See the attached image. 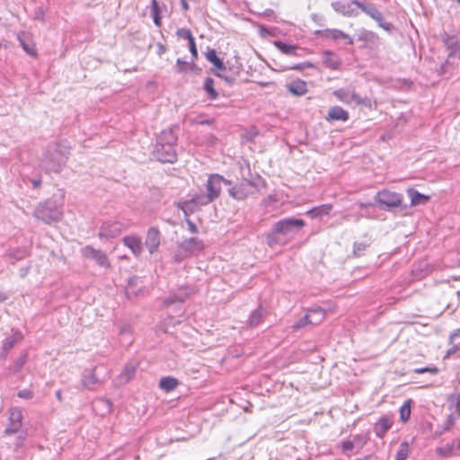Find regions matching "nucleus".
Instances as JSON below:
<instances>
[{
	"label": "nucleus",
	"mask_w": 460,
	"mask_h": 460,
	"mask_svg": "<svg viewBox=\"0 0 460 460\" xmlns=\"http://www.w3.org/2000/svg\"><path fill=\"white\" fill-rule=\"evenodd\" d=\"M341 448L343 453L348 454L355 448L353 440H344L341 442Z\"/></svg>",
	"instance_id": "nucleus-51"
},
{
	"label": "nucleus",
	"mask_w": 460,
	"mask_h": 460,
	"mask_svg": "<svg viewBox=\"0 0 460 460\" xmlns=\"http://www.w3.org/2000/svg\"><path fill=\"white\" fill-rule=\"evenodd\" d=\"M137 279H138L137 277H131L128 279V287L133 286L137 281Z\"/></svg>",
	"instance_id": "nucleus-64"
},
{
	"label": "nucleus",
	"mask_w": 460,
	"mask_h": 460,
	"mask_svg": "<svg viewBox=\"0 0 460 460\" xmlns=\"http://www.w3.org/2000/svg\"><path fill=\"white\" fill-rule=\"evenodd\" d=\"M305 226V221L301 218H282L275 222L270 231L266 234V243L272 249L284 246L290 243Z\"/></svg>",
	"instance_id": "nucleus-1"
},
{
	"label": "nucleus",
	"mask_w": 460,
	"mask_h": 460,
	"mask_svg": "<svg viewBox=\"0 0 460 460\" xmlns=\"http://www.w3.org/2000/svg\"><path fill=\"white\" fill-rule=\"evenodd\" d=\"M313 65L310 62H305L300 64H296L293 66L290 67V69L294 70H302L305 67H312Z\"/></svg>",
	"instance_id": "nucleus-56"
},
{
	"label": "nucleus",
	"mask_w": 460,
	"mask_h": 460,
	"mask_svg": "<svg viewBox=\"0 0 460 460\" xmlns=\"http://www.w3.org/2000/svg\"><path fill=\"white\" fill-rule=\"evenodd\" d=\"M408 195L411 198V203L412 206L423 204L429 199L428 196H425L413 189L408 190Z\"/></svg>",
	"instance_id": "nucleus-34"
},
{
	"label": "nucleus",
	"mask_w": 460,
	"mask_h": 460,
	"mask_svg": "<svg viewBox=\"0 0 460 460\" xmlns=\"http://www.w3.org/2000/svg\"><path fill=\"white\" fill-rule=\"evenodd\" d=\"M194 292L190 287H182L177 292L171 294L164 302L165 305H171L174 303H184L187 298Z\"/></svg>",
	"instance_id": "nucleus-15"
},
{
	"label": "nucleus",
	"mask_w": 460,
	"mask_h": 460,
	"mask_svg": "<svg viewBox=\"0 0 460 460\" xmlns=\"http://www.w3.org/2000/svg\"><path fill=\"white\" fill-rule=\"evenodd\" d=\"M216 75L224 79L229 85H232L235 82V75H228L226 69L225 71L217 70Z\"/></svg>",
	"instance_id": "nucleus-47"
},
{
	"label": "nucleus",
	"mask_w": 460,
	"mask_h": 460,
	"mask_svg": "<svg viewBox=\"0 0 460 460\" xmlns=\"http://www.w3.org/2000/svg\"><path fill=\"white\" fill-rule=\"evenodd\" d=\"M206 58L212 63L217 70L225 71L226 66L223 61L217 57V51L214 49H208L205 53Z\"/></svg>",
	"instance_id": "nucleus-31"
},
{
	"label": "nucleus",
	"mask_w": 460,
	"mask_h": 460,
	"mask_svg": "<svg viewBox=\"0 0 460 460\" xmlns=\"http://www.w3.org/2000/svg\"><path fill=\"white\" fill-rule=\"evenodd\" d=\"M179 385L178 379L172 376H164L160 379L159 386L165 392L173 391Z\"/></svg>",
	"instance_id": "nucleus-32"
},
{
	"label": "nucleus",
	"mask_w": 460,
	"mask_h": 460,
	"mask_svg": "<svg viewBox=\"0 0 460 460\" xmlns=\"http://www.w3.org/2000/svg\"><path fill=\"white\" fill-rule=\"evenodd\" d=\"M204 90L210 100H216L218 97V93L214 88V80L211 77H207L205 79Z\"/></svg>",
	"instance_id": "nucleus-36"
},
{
	"label": "nucleus",
	"mask_w": 460,
	"mask_h": 460,
	"mask_svg": "<svg viewBox=\"0 0 460 460\" xmlns=\"http://www.w3.org/2000/svg\"><path fill=\"white\" fill-rule=\"evenodd\" d=\"M181 8L184 11H188L190 9L189 2H194L195 0H180Z\"/></svg>",
	"instance_id": "nucleus-58"
},
{
	"label": "nucleus",
	"mask_w": 460,
	"mask_h": 460,
	"mask_svg": "<svg viewBox=\"0 0 460 460\" xmlns=\"http://www.w3.org/2000/svg\"><path fill=\"white\" fill-rule=\"evenodd\" d=\"M325 313L321 307H314L308 310L307 314L296 322L292 326L293 331H298L310 324H318L324 318Z\"/></svg>",
	"instance_id": "nucleus-9"
},
{
	"label": "nucleus",
	"mask_w": 460,
	"mask_h": 460,
	"mask_svg": "<svg viewBox=\"0 0 460 460\" xmlns=\"http://www.w3.org/2000/svg\"><path fill=\"white\" fill-rule=\"evenodd\" d=\"M20 45L23 49V50L31 57H37V50L35 48V44L31 40V37L27 32H21L17 37Z\"/></svg>",
	"instance_id": "nucleus-22"
},
{
	"label": "nucleus",
	"mask_w": 460,
	"mask_h": 460,
	"mask_svg": "<svg viewBox=\"0 0 460 460\" xmlns=\"http://www.w3.org/2000/svg\"><path fill=\"white\" fill-rule=\"evenodd\" d=\"M358 40L365 42L377 43L379 37L372 31L363 30L358 36Z\"/></svg>",
	"instance_id": "nucleus-37"
},
{
	"label": "nucleus",
	"mask_w": 460,
	"mask_h": 460,
	"mask_svg": "<svg viewBox=\"0 0 460 460\" xmlns=\"http://www.w3.org/2000/svg\"><path fill=\"white\" fill-rule=\"evenodd\" d=\"M332 209V205L331 204H323L321 206L314 207L309 209L306 214L312 218H321L323 216H327L330 214Z\"/></svg>",
	"instance_id": "nucleus-29"
},
{
	"label": "nucleus",
	"mask_w": 460,
	"mask_h": 460,
	"mask_svg": "<svg viewBox=\"0 0 460 460\" xmlns=\"http://www.w3.org/2000/svg\"><path fill=\"white\" fill-rule=\"evenodd\" d=\"M151 14L154 19V22L155 25L160 26V16H159V5L156 0H152L151 2Z\"/></svg>",
	"instance_id": "nucleus-43"
},
{
	"label": "nucleus",
	"mask_w": 460,
	"mask_h": 460,
	"mask_svg": "<svg viewBox=\"0 0 460 460\" xmlns=\"http://www.w3.org/2000/svg\"><path fill=\"white\" fill-rule=\"evenodd\" d=\"M122 243L125 246L131 250L136 257H139L143 252L142 240L137 235H128L123 237Z\"/></svg>",
	"instance_id": "nucleus-19"
},
{
	"label": "nucleus",
	"mask_w": 460,
	"mask_h": 460,
	"mask_svg": "<svg viewBox=\"0 0 460 460\" xmlns=\"http://www.w3.org/2000/svg\"><path fill=\"white\" fill-rule=\"evenodd\" d=\"M394 424L393 419L388 415L381 416L376 422L374 432L376 437L382 438L385 433L392 428Z\"/></svg>",
	"instance_id": "nucleus-20"
},
{
	"label": "nucleus",
	"mask_w": 460,
	"mask_h": 460,
	"mask_svg": "<svg viewBox=\"0 0 460 460\" xmlns=\"http://www.w3.org/2000/svg\"><path fill=\"white\" fill-rule=\"evenodd\" d=\"M408 456V447L406 443H402L400 446V449L396 454V460H405Z\"/></svg>",
	"instance_id": "nucleus-50"
},
{
	"label": "nucleus",
	"mask_w": 460,
	"mask_h": 460,
	"mask_svg": "<svg viewBox=\"0 0 460 460\" xmlns=\"http://www.w3.org/2000/svg\"><path fill=\"white\" fill-rule=\"evenodd\" d=\"M375 204L372 203V202H358V207L360 208H370V207H373Z\"/></svg>",
	"instance_id": "nucleus-61"
},
{
	"label": "nucleus",
	"mask_w": 460,
	"mask_h": 460,
	"mask_svg": "<svg viewBox=\"0 0 460 460\" xmlns=\"http://www.w3.org/2000/svg\"><path fill=\"white\" fill-rule=\"evenodd\" d=\"M333 95L341 102L346 104L355 103L356 105H362L371 108L372 102L370 98H362L356 93V92L349 88H340L333 92Z\"/></svg>",
	"instance_id": "nucleus-8"
},
{
	"label": "nucleus",
	"mask_w": 460,
	"mask_h": 460,
	"mask_svg": "<svg viewBox=\"0 0 460 460\" xmlns=\"http://www.w3.org/2000/svg\"><path fill=\"white\" fill-rule=\"evenodd\" d=\"M98 384H100V381L95 375V367L85 369L82 376V385L86 389L92 390Z\"/></svg>",
	"instance_id": "nucleus-25"
},
{
	"label": "nucleus",
	"mask_w": 460,
	"mask_h": 460,
	"mask_svg": "<svg viewBox=\"0 0 460 460\" xmlns=\"http://www.w3.org/2000/svg\"><path fill=\"white\" fill-rule=\"evenodd\" d=\"M223 183L230 185L231 181L219 174H211L208 177L206 184L208 200H215L219 197Z\"/></svg>",
	"instance_id": "nucleus-11"
},
{
	"label": "nucleus",
	"mask_w": 460,
	"mask_h": 460,
	"mask_svg": "<svg viewBox=\"0 0 460 460\" xmlns=\"http://www.w3.org/2000/svg\"><path fill=\"white\" fill-rule=\"evenodd\" d=\"M125 230V226L119 221H107L102 224L99 231L101 239H111L119 236Z\"/></svg>",
	"instance_id": "nucleus-13"
},
{
	"label": "nucleus",
	"mask_w": 460,
	"mask_h": 460,
	"mask_svg": "<svg viewBox=\"0 0 460 460\" xmlns=\"http://www.w3.org/2000/svg\"><path fill=\"white\" fill-rule=\"evenodd\" d=\"M176 35L180 38V39H183V40H187L188 42H190V40H194V37L190 31V29H186V28H181V29H179L177 31H176Z\"/></svg>",
	"instance_id": "nucleus-46"
},
{
	"label": "nucleus",
	"mask_w": 460,
	"mask_h": 460,
	"mask_svg": "<svg viewBox=\"0 0 460 460\" xmlns=\"http://www.w3.org/2000/svg\"><path fill=\"white\" fill-rule=\"evenodd\" d=\"M31 182L32 187H33L34 189H38V188H40V185H41V179H40V178H38V179H32V180H31Z\"/></svg>",
	"instance_id": "nucleus-59"
},
{
	"label": "nucleus",
	"mask_w": 460,
	"mask_h": 460,
	"mask_svg": "<svg viewBox=\"0 0 460 460\" xmlns=\"http://www.w3.org/2000/svg\"><path fill=\"white\" fill-rule=\"evenodd\" d=\"M352 440L354 442L355 447L358 449L357 452H358L367 443V441L369 440V436L367 433V434H358L353 437Z\"/></svg>",
	"instance_id": "nucleus-40"
},
{
	"label": "nucleus",
	"mask_w": 460,
	"mask_h": 460,
	"mask_svg": "<svg viewBox=\"0 0 460 460\" xmlns=\"http://www.w3.org/2000/svg\"><path fill=\"white\" fill-rule=\"evenodd\" d=\"M137 371V366L134 364H127L125 365L122 372L119 376V382L121 384H126L129 382L135 376Z\"/></svg>",
	"instance_id": "nucleus-30"
},
{
	"label": "nucleus",
	"mask_w": 460,
	"mask_h": 460,
	"mask_svg": "<svg viewBox=\"0 0 460 460\" xmlns=\"http://www.w3.org/2000/svg\"><path fill=\"white\" fill-rule=\"evenodd\" d=\"M402 194L389 190H379L375 196V201L381 209L390 211L402 207Z\"/></svg>",
	"instance_id": "nucleus-5"
},
{
	"label": "nucleus",
	"mask_w": 460,
	"mask_h": 460,
	"mask_svg": "<svg viewBox=\"0 0 460 460\" xmlns=\"http://www.w3.org/2000/svg\"><path fill=\"white\" fill-rule=\"evenodd\" d=\"M266 314V309L262 306V305H260L256 309L252 311L247 324L251 328H255L259 326V324L262 322L263 317Z\"/></svg>",
	"instance_id": "nucleus-26"
},
{
	"label": "nucleus",
	"mask_w": 460,
	"mask_h": 460,
	"mask_svg": "<svg viewBox=\"0 0 460 460\" xmlns=\"http://www.w3.org/2000/svg\"><path fill=\"white\" fill-rule=\"evenodd\" d=\"M23 415L20 408H11L9 411L8 422L3 433L4 436L19 434V438L24 439L26 432L22 429Z\"/></svg>",
	"instance_id": "nucleus-6"
},
{
	"label": "nucleus",
	"mask_w": 460,
	"mask_h": 460,
	"mask_svg": "<svg viewBox=\"0 0 460 460\" xmlns=\"http://www.w3.org/2000/svg\"><path fill=\"white\" fill-rule=\"evenodd\" d=\"M17 395L22 399H32L34 394L30 389H22L18 392Z\"/></svg>",
	"instance_id": "nucleus-52"
},
{
	"label": "nucleus",
	"mask_w": 460,
	"mask_h": 460,
	"mask_svg": "<svg viewBox=\"0 0 460 460\" xmlns=\"http://www.w3.org/2000/svg\"><path fill=\"white\" fill-rule=\"evenodd\" d=\"M371 241L370 238H367L363 242H355L353 244V254L356 257L362 256L366 250L370 246Z\"/></svg>",
	"instance_id": "nucleus-35"
},
{
	"label": "nucleus",
	"mask_w": 460,
	"mask_h": 460,
	"mask_svg": "<svg viewBox=\"0 0 460 460\" xmlns=\"http://www.w3.org/2000/svg\"><path fill=\"white\" fill-rule=\"evenodd\" d=\"M189 49L192 57V60L196 59L198 58V50L195 43V39L189 42Z\"/></svg>",
	"instance_id": "nucleus-53"
},
{
	"label": "nucleus",
	"mask_w": 460,
	"mask_h": 460,
	"mask_svg": "<svg viewBox=\"0 0 460 460\" xmlns=\"http://www.w3.org/2000/svg\"><path fill=\"white\" fill-rule=\"evenodd\" d=\"M70 151L67 141L49 145L43 155L41 166L47 172L58 173L65 166Z\"/></svg>",
	"instance_id": "nucleus-3"
},
{
	"label": "nucleus",
	"mask_w": 460,
	"mask_h": 460,
	"mask_svg": "<svg viewBox=\"0 0 460 460\" xmlns=\"http://www.w3.org/2000/svg\"><path fill=\"white\" fill-rule=\"evenodd\" d=\"M29 267H26V268H22L19 271V274L22 278H24L26 277V275L28 274L29 272Z\"/></svg>",
	"instance_id": "nucleus-62"
},
{
	"label": "nucleus",
	"mask_w": 460,
	"mask_h": 460,
	"mask_svg": "<svg viewBox=\"0 0 460 460\" xmlns=\"http://www.w3.org/2000/svg\"><path fill=\"white\" fill-rule=\"evenodd\" d=\"M351 4H346L341 1H335L332 3V7L335 12L342 14L343 16H357L358 12H355V10L351 8Z\"/></svg>",
	"instance_id": "nucleus-27"
},
{
	"label": "nucleus",
	"mask_w": 460,
	"mask_h": 460,
	"mask_svg": "<svg viewBox=\"0 0 460 460\" xmlns=\"http://www.w3.org/2000/svg\"><path fill=\"white\" fill-rule=\"evenodd\" d=\"M460 337V328L454 330L448 338V343L453 344L457 338Z\"/></svg>",
	"instance_id": "nucleus-55"
},
{
	"label": "nucleus",
	"mask_w": 460,
	"mask_h": 460,
	"mask_svg": "<svg viewBox=\"0 0 460 460\" xmlns=\"http://www.w3.org/2000/svg\"><path fill=\"white\" fill-rule=\"evenodd\" d=\"M33 217L48 225L58 222L63 217L62 204L53 197L48 199L37 205Z\"/></svg>",
	"instance_id": "nucleus-4"
},
{
	"label": "nucleus",
	"mask_w": 460,
	"mask_h": 460,
	"mask_svg": "<svg viewBox=\"0 0 460 460\" xmlns=\"http://www.w3.org/2000/svg\"><path fill=\"white\" fill-rule=\"evenodd\" d=\"M179 252L183 253L184 256H192L204 249L203 242L197 238L191 237L183 240L178 246Z\"/></svg>",
	"instance_id": "nucleus-14"
},
{
	"label": "nucleus",
	"mask_w": 460,
	"mask_h": 460,
	"mask_svg": "<svg viewBox=\"0 0 460 460\" xmlns=\"http://www.w3.org/2000/svg\"><path fill=\"white\" fill-rule=\"evenodd\" d=\"M455 446L454 443L447 444L443 447H438L436 448V453L438 456L442 457H450L455 455Z\"/></svg>",
	"instance_id": "nucleus-38"
},
{
	"label": "nucleus",
	"mask_w": 460,
	"mask_h": 460,
	"mask_svg": "<svg viewBox=\"0 0 460 460\" xmlns=\"http://www.w3.org/2000/svg\"><path fill=\"white\" fill-rule=\"evenodd\" d=\"M9 256L13 259V263L21 261L27 256V252L23 249H14L9 252Z\"/></svg>",
	"instance_id": "nucleus-44"
},
{
	"label": "nucleus",
	"mask_w": 460,
	"mask_h": 460,
	"mask_svg": "<svg viewBox=\"0 0 460 460\" xmlns=\"http://www.w3.org/2000/svg\"><path fill=\"white\" fill-rule=\"evenodd\" d=\"M442 41L445 47L449 51L448 58H460V43L456 37L451 36L447 33L442 35Z\"/></svg>",
	"instance_id": "nucleus-17"
},
{
	"label": "nucleus",
	"mask_w": 460,
	"mask_h": 460,
	"mask_svg": "<svg viewBox=\"0 0 460 460\" xmlns=\"http://www.w3.org/2000/svg\"><path fill=\"white\" fill-rule=\"evenodd\" d=\"M456 411L458 415L460 416V393L456 396Z\"/></svg>",
	"instance_id": "nucleus-63"
},
{
	"label": "nucleus",
	"mask_w": 460,
	"mask_h": 460,
	"mask_svg": "<svg viewBox=\"0 0 460 460\" xmlns=\"http://www.w3.org/2000/svg\"><path fill=\"white\" fill-rule=\"evenodd\" d=\"M82 255L85 259L93 260L95 263L104 269L111 267L107 254L102 250L95 249L91 245H86L82 249Z\"/></svg>",
	"instance_id": "nucleus-12"
},
{
	"label": "nucleus",
	"mask_w": 460,
	"mask_h": 460,
	"mask_svg": "<svg viewBox=\"0 0 460 460\" xmlns=\"http://www.w3.org/2000/svg\"><path fill=\"white\" fill-rule=\"evenodd\" d=\"M413 372L416 374L429 373V374L435 376V375L438 374L439 369L436 366L432 365V366H428V367H424L415 368V369H413Z\"/></svg>",
	"instance_id": "nucleus-45"
},
{
	"label": "nucleus",
	"mask_w": 460,
	"mask_h": 460,
	"mask_svg": "<svg viewBox=\"0 0 460 460\" xmlns=\"http://www.w3.org/2000/svg\"><path fill=\"white\" fill-rule=\"evenodd\" d=\"M208 195L207 194H196L194 195L190 199L186 200L183 203L182 209L183 210H190L192 211L195 208L205 206L212 202L213 200H208Z\"/></svg>",
	"instance_id": "nucleus-23"
},
{
	"label": "nucleus",
	"mask_w": 460,
	"mask_h": 460,
	"mask_svg": "<svg viewBox=\"0 0 460 460\" xmlns=\"http://www.w3.org/2000/svg\"><path fill=\"white\" fill-rule=\"evenodd\" d=\"M411 416V400L406 401L400 407V419L402 422H406Z\"/></svg>",
	"instance_id": "nucleus-41"
},
{
	"label": "nucleus",
	"mask_w": 460,
	"mask_h": 460,
	"mask_svg": "<svg viewBox=\"0 0 460 460\" xmlns=\"http://www.w3.org/2000/svg\"><path fill=\"white\" fill-rule=\"evenodd\" d=\"M326 35L331 37L332 40L343 39L347 40V44L352 45L354 43L353 39L344 31L338 29L326 30Z\"/></svg>",
	"instance_id": "nucleus-33"
},
{
	"label": "nucleus",
	"mask_w": 460,
	"mask_h": 460,
	"mask_svg": "<svg viewBox=\"0 0 460 460\" xmlns=\"http://www.w3.org/2000/svg\"><path fill=\"white\" fill-rule=\"evenodd\" d=\"M275 46L286 55H296V47L295 45L287 44L283 41H275Z\"/></svg>",
	"instance_id": "nucleus-39"
},
{
	"label": "nucleus",
	"mask_w": 460,
	"mask_h": 460,
	"mask_svg": "<svg viewBox=\"0 0 460 460\" xmlns=\"http://www.w3.org/2000/svg\"><path fill=\"white\" fill-rule=\"evenodd\" d=\"M195 64L193 61L190 63L185 62L181 58H178L176 61V70L178 73H186L188 71V68L194 69Z\"/></svg>",
	"instance_id": "nucleus-42"
},
{
	"label": "nucleus",
	"mask_w": 460,
	"mask_h": 460,
	"mask_svg": "<svg viewBox=\"0 0 460 460\" xmlns=\"http://www.w3.org/2000/svg\"><path fill=\"white\" fill-rule=\"evenodd\" d=\"M286 87L289 93L296 97L304 96L308 92L306 82L301 79H296L288 83Z\"/></svg>",
	"instance_id": "nucleus-21"
},
{
	"label": "nucleus",
	"mask_w": 460,
	"mask_h": 460,
	"mask_svg": "<svg viewBox=\"0 0 460 460\" xmlns=\"http://www.w3.org/2000/svg\"><path fill=\"white\" fill-rule=\"evenodd\" d=\"M161 243V234L157 227H150L147 230L145 244L148 252L154 253Z\"/></svg>",
	"instance_id": "nucleus-16"
},
{
	"label": "nucleus",
	"mask_w": 460,
	"mask_h": 460,
	"mask_svg": "<svg viewBox=\"0 0 460 460\" xmlns=\"http://www.w3.org/2000/svg\"><path fill=\"white\" fill-rule=\"evenodd\" d=\"M178 137L172 128L163 130L156 138L153 155L163 164H173L177 161L176 145Z\"/></svg>",
	"instance_id": "nucleus-2"
},
{
	"label": "nucleus",
	"mask_w": 460,
	"mask_h": 460,
	"mask_svg": "<svg viewBox=\"0 0 460 460\" xmlns=\"http://www.w3.org/2000/svg\"><path fill=\"white\" fill-rule=\"evenodd\" d=\"M26 361H27V354L23 353L14 362L13 371L14 372L20 371L22 368V367L24 366V364L26 363Z\"/></svg>",
	"instance_id": "nucleus-49"
},
{
	"label": "nucleus",
	"mask_w": 460,
	"mask_h": 460,
	"mask_svg": "<svg viewBox=\"0 0 460 460\" xmlns=\"http://www.w3.org/2000/svg\"><path fill=\"white\" fill-rule=\"evenodd\" d=\"M349 112L340 106H332L329 109L326 119L328 121H347L349 119Z\"/></svg>",
	"instance_id": "nucleus-24"
},
{
	"label": "nucleus",
	"mask_w": 460,
	"mask_h": 460,
	"mask_svg": "<svg viewBox=\"0 0 460 460\" xmlns=\"http://www.w3.org/2000/svg\"><path fill=\"white\" fill-rule=\"evenodd\" d=\"M351 3L354 4L362 12H364L367 15L375 20L378 26L385 31L391 32L394 29V24L386 22L383 13L377 10L374 4H365L358 0H351Z\"/></svg>",
	"instance_id": "nucleus-7"
},
{
	"label": "nucleus",
	"mask_w": 460,
	"mask_h": 460,
	"mask_svg": "<svg viewBox=\"0 0 460 460\" xmlns=\"http://www.w3.org/2000/svg\"><path fill=\"white\" fill-rule=\"evenodd\" d=\"M186 223H187L189 230L192 234H197L198 233V227H197V226L191 220L186 219Z\"/></svg>",
	"instance_id": "nucleus-57"
},
{
	"label": "nucleus",
	"mask_w": 460,
	"mask_h": 460,
	"mask_svg": "<svg viewBox=\"0 0 460 460\" xmlns=\"http://www.w3.org/2000/svg\"><path fill=\"white\" fill-rule=\"evenodd\" d=\"M166 51V49L165 47L161 44V43H158L157 44V53L159 56L163 55L164 52Z\"/></svg>",
	"instance_id": "nucleus-60"
},
{
	"label": "nucleus",
	"mask_w": 460,
	"mask_h": 460,
	"mask_svg": "<svg viewBox=\"0 0 460 460\" xmlns=\"http://www.w3.org/2000/svg\"><path fill=\"white\" fill-rule=\"evenodd\" d=\"M23 339V335L21 332L16 331L11 336L5 338L3 341L2 351L7 354L8 351L17 343L21 342Z\"/></svg>",
	"instance_id": "nucleus-28"
},
{
	"label": "nucleus",
	"mask_w": 460,
	"mask_h": 460,
	"mask_svg": "<svg viewBox=\"0 0 460 460\" xmlns=\"http://www.w3.org/2000/svg\"><path fill=\"white\" fill-rule=\"evenodd\" d=\"M258 191L256 184L249 180H243L239 184L230 188L228 193L235 199L242 200L249 195H252Z\"/></svg>",
	"instance_id": "nucleus-10"
},
{
	"label": "nucleus",
	"mask_w": 460,
	"mask_h": 460,
	"mask_svg": "<svg viewBox=\"0 0 460 460\" xmlns=\"http://www.w3.org/2000/svg\"><path fill=\"white\" fill-rule=\"evenodd\" d=\"M323 64L331 70H340L342 65L341 58L331 50H325L322 54Z\"/></svg>",
	"instance_id": "nucleus-18"
},
{
	"label": "nucleus",
	"mask_w": 460,
	"mask_h": 460,
	"mask_svg": "<svg viewBox=\"0 0 460 460\" xmlns=\"http://www.w3.org/2000/svg\"><path fill=\"white\" fill-rule=\"evenodd\" d=\"M451 345H452V347L447 349L445 358H448V357L454 355L455 353H456L457 350H459L460 342L459 343H455L454 342Z\"/></svg>",
	"instance_id": "nucleus-54"
},
{
	"label": "nucleus",
	"mask_w": 460,
	"mask_h": 460,
	"mask_svg": "<svg viewBox=\"0 0 460 460\" xmlns=\"http://www.w3.org/2000/svg\"><path fill=\"white\" fill-rule=\"evenodd\" d=\"M455 422H456L455 415L453 413L449 414L447 416V420H445V422L443 423L442 431L440 432V434H442L445 431L450 430L451 428L455 425Z\"/></svg>",
	"instance_id": "nucleus-48"
}]
</instances>
